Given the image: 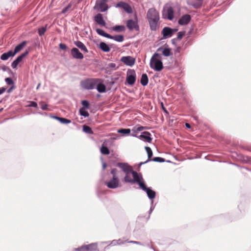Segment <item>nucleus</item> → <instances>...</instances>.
Returning a JSON list of instances; mask_svg holds the SVG:
<instances>
[{
    "label": "nucleus",
    "instance_id": "9b49d317",
    "mask_svg": "<svg viewBox=\"0 0 251 251\" xmlns=\"http://www.w3.org/2000/svg\"><path fill=\"white\" fill-rule=\"evenodd\" d=\"M177 29H172L168 27H165L162 31V34L164 38L171 37L173 34L177 31Z\"/></svg>",
    "mask_w": 251,
    "mask_h": 251
},
{
    "label": "nucleus",
    "instance_id": "1a4fd4ad",
    "mask_svg": "<svg viewBox=\"0 0 251 251\" xmlns=\"http://www.w3.org/2000/svg\"><path fill=\"white\" fill-rule=\"evenodd\" d=\"M140 187L147 193L148 197L151 199H153L155 197V192L151 189L150 188L147 187L143 180L141 183H140Z\"/></svg>",
    "mask_w": 251,
    "mask_h": 251
},
{
    "label": "nucleus",
    "instance_id": "2f4dec72",
    "mask_svg": "<svg viewBox=\"0 0 251 251\" xmlns=\"http://www.w3.org/2000/svg\"><path fill=\"white\" fill-rule=\"evenodd\" d=\"M100 152L102 154L105 155H108L109 154L110 151L108 148L102 145L100 148Z\"/></svg>",
    "mask_w": 251,
    "mask_h": 251
},
{
    "label": "nucleus",
    "instance_id": "f704fd0d",
    "mask_svg": "<svg viewBox=\"0 0 251 251\" xmlns=\"http://www.w3.org/2000/svg\"><path fill=\"white\" fill-rule=\"evenodd\" d=\"M79 113L81 116H83L84 117H88L89 116V114L88 111L85 110V109L83 107L79 109Z\"/></svg>",
    "mask_w": 251,
    "mask_h": 251
},
{
    "label": "nucleus",
    "instance_id": "a211bd4d",
    "mask_svg": "<svg viewBox=\"0 0 251 251\" xmlns=\"http://www.w3.org/2000/svg\"><path fill=\"white\" fill-rule=\"evenodd\" d=\"M191 17L189 14L183 15L178 20V24L180 25H186L190 21Z\"/></svg>",
    "mask_w": 251,
    "mask_h": 251
},
{
    "label": "nucleus",
    "instance_id": "aec40b11",
    "mask_svg": "<svg viewBox=\"0 0 251 251\" xmlns=\"http://www.w3.org/2000/svg\"><path fill=\"white\" fill-rule=\"evenodd\" d=\"M148 127L147 126H135L133 127L132 129V134L131 135L133 136H136L137 134L140 131H142L145 129H147Z\"/></svg>",
    "mask_w": 251,
    "mask_h": 251
},
{
    "label": "nucleus",
    "instance_id": "c756f323",
    "mask_svg": "<svg viewBox=\"0 0 251 251\" xmlns=\"http://www.w3.org/2000/svg\"><path fill=\"white\" fill-rule=\"evenodd\" d=\"M109 39H113L117 42H121L123 41L124 39V37L122 35H115V36H111V38H109Z\"/></svg>",
    "mask_w": 251,
    "mask_h": 251
},
{
    "label": "nucleus",
    "instance_id": "f3484780",
    "mask_svg": "<svg viewBox=\"0 0 251 251\" xmlns=\"http://www.w3.org/2000/svg\"><path fill=\"white\" fill-rule=\"evenodd\" d=\"M71 54L73 57L76 59H82L84 56L82 53H81L79 50L76 48H73L71 50Z\"/></svg>",
    "mask_w": 251,
    "mask_h": 251
},
{
    "label": "nucleus",
    "instance_id": "dca6fc26",
    "mask_svg": "<svg viewBox=\"0 0 251 251\" xmlns=\"http://www.w3.org/2000/svg\"><path fill=\"white\" fill-rule=\"evenodd\" d=\"M94 21L101 26H105L106 22L103 20L102 15L99 13L94 17Z\"/></svg>",
    "mask_w": 251,
    "mask_h": 251
},
{
    "label": "nucleus",
    "instance_id": "ddd939ff",
    "mask_svg": "<svg viewBox=\"0 0 251 251\" xmlns=\"http://www.w3.org/2000/svg\"><path fill=\"white\" fill-rule=\"evenodd\" d=\"M121 61L126 65L129 66H133L135 62V58L130 56H123L121 58Z\"/></svg>",
    "mask_w": 251,
    "mask_h": 251
},
{
    "label": "nucleus",
    "instance_id": "79ce46f5",
    "mask_svg": "<svg viewBox=\"0 0 251 251\" xmlns=\"http://www.w3.org/2000/svg\"><path fill=\"white\" fill-rule=\"evenodd\" d=\"M5 81L8 85H12L13 84V81L10 77L6 78Z\"/></svg>",
    "mask_w": 251,
    "mask_h": 251
},
{
    "label": "nucleus",
    "instance_id": "7c9ffc66",
    "mask_svg": "<svg viewBox=\"0 0 251 251\" xmlns=\"http://www.w3.org/2000/svg\"><path fill=\"white\" fill-rule=\"evenodd\" d=\"M113 30L117 32L125 31L126 28L124 25H116L113 27Z\"/></svg>",
    "mask_w": 251,
    "mask_h": 251
},
{
    "label": "nucleus",
    "instance_id": "3c124183",
    "mask_svg": "<svg viewBox=\"0 0 251 251\" xmlns=\"http://www.w3.org/2000/svg\"><path fill=\"white\" fill-rule=\"evenodd\" d=\"M185 125L187 127L190 128V125L189 124L186 123Z\"/></svg>",
    "mask_w": 251,
    "mask_h": 251
},
{
    "label": "nucleus",
    "instance_id": "cd10ccee",
    "mask_svg": "<svg viewBox=\"0 0 251 251\" xmlns=\"http://www.w3.org/2000/svg\"><path fill=\"white\" fill-rule=\"evenodd\" d=\"M97 89L100 93H103L106 91V87L102 83H98L97 84Z\"/></svg>",
    "mask_w": 251,
    "mask_h": 251
},
{
    "label": "nucleus",
    "instance_id": "2eb2a0df",
    "mask_svg": "<svg viewBox=\"0 0 251 251\" xmlns=\"http://www.w3.org/2000/svg\"><path fill=\"white\" fill-rule=\"evenodd\" d=\"M28 54V51H26L24 53L19 56L11 64V67L15 69L16 68L19 63L21 62L23 58Z\"/></svg>",
    "mask_w": 251,
    "mask_h": 251
},
{
    "label": "nucleus",
    "instance_id": "5701e85b",
    "mask_svg": "<svg viewBox=\"0 0 251 251\" xmlns=\"http://www.w3.org/2000/svg\"><path fill=\"white\" fill-rule=\"evenodd\" d=\"M27 44V42L25 41L22 42L21 44H19L18 46H17L14 50V51H13L15 54H16L17 53L21 51L24 47L25 46V45Z\"/></svg>",
    "mask_w": 251,
    "mask_h": 251
},
{
    "label": "nucleus",
    "instance_id": "393cba45",
    "mask_svg": "<svg viewBox=\"0 0 251 251\" xmlns=\"http://www.w3.org/2000/svg\"><path fill=\"white\" fill-rule=\"evenodd\" d=\"M53 118L58 120L62 124H67L71 123V120L67 119L64 118L59 117L58 116H53Z\"/></svg>",
    "mask_w": 251,
    "mask_h": 251
},
{
    "label": "nucleus",
    "instance_id": "b1692460",
    "mask_svg": "<svg viewBox=\"0 0 251 251\" xmlns=\"http://www.w3.org/2000/svg\"><path fill=\"white\" fill-rule=\"evenodd\" d=\"M126 242H128V241H124L122 239H119L118 240H113L112 242V244H113L114 245H122ZM129 243H134V244H139V242H138L137 241H129Z\"/></svg>",
    "mask_w": 251,
    "mask_h": 251
},
{
    "label": "nucleus",
    "instance_id": "bb28decb",
    "mask_svg": "<svg viewBox=\"0 0 251 251\" xmlns=\"http://www.w3.org/2000/svg\"><path fill=\"white\" fill-rule=\"evenodd\" d=\"M149 82V79L148 75L146 74H144L142 75L141 78V84L145 86H146Z\"/></svg>",
    "mask_w": 251,
    "mask_h": 251
},
{
    "label": "nucleus",
    "instance_id": "20e7f679",
    "mask_svg": "<svg viewBox=\"0 0 251 251\" xmlns=\"http://www.w3.org/2000/svg\"><path fill=\"white\" fill-rule=\"evenodd\" d=\"M111 174L113 175L112 178L109 181L106 182L105 184L111 189H115L119 186V180L117 176V170L115 168L111 170Z\"/></svg>",
    "mask_w": 251,
    "mask_h": 251
},
{
    "label": "nucleus",
    "instance_id": "412c9836",
    "mask_svg": "<svg viewBox=\"0 0 251 251\" xmlns=\"http://www.w3.org/2000/svg\"><path fill=\"white\" fill-rule=\"evenodd\" d=\"M15 54L12 50H9L7 52L2 54L0 56V59L2 60H6L10 57L14 56Z\"/></svg>",
    "mask_w": 251,
    "mask_h": 251
},
{
    "label": "nucleus",
    "instance_id": "4c0bfd02",
    "mask_svg": "<svg viewBox=\"0 0 251 251\" xmlns=\"http://www.w3.org/2000/svg\"><path fill=\"white\" fill-rule=\"evenodd\" d=\"M162 54L165 56H169L171 54V50L169 48L164 49Z\"/></svg>",
    "mask_w": 251,
    "mask_h": 251
},
{
    "label": "nucleus",
    "instance_id": "37998d69",
    "mask_svg": "<svg viewBox=\"0 0 251 251\" xmlns=\"http://www.w3.org/2000/svg\"><path fill=\"white\" fill-rule=\"evenodd\" d=\"M185 32L184 31H180L177 34V39L180 40L182 39V37L184 35Z\"/></svg>",
    "mask_w": 251,
    "mask_h": 251
},
{
    "label": "nucleus",
    "instance_id": "a18cd8bd",
    "mask_svg": "<svg viewBox=\"0 0 251 251\" xmlns=\"http://www.w3.org/2000/svg\"><path fill=\"white\" fill-rule=\"evenodd\" d=\"M59 48L62 50H65L67 49V46L65 44L63 43H60L59 45Z\"/></svg>",
    "mask_w": 251,
    "mask_h": 251
},
{
    "label": "nucleus",
    "instance_id": "39448f33",
    "mask_svg": "<svg viewBox=\"0 0 251 251\" xmlns=\"http://www.w3.org/2000/svg\"><path fill=\"white\" fill-rule=\"evenodd\" d=\"M100 79L98 78L87 79L81 82V86L87 90L93 89L96 88L98 83L100 82Z\"/></svg>",
    "mask_w": 251,
    "mask_h": 251
},
{
    "label": "nucleus",
    "instance_id": "603ef678",
    "mask_svg": "<svg viewBox=\"0 0 251 251\" xmlns=\"http://www.w3.org/2000/svg\"><path fill=\"white\" fill-rule=\"evenodd\" d=\"M106 166V164L105 163H103V168L104 169L105 168Z\"/></svg>",
    "mask_w": 251,
    "mask_h": 251
},
{
    "label": "nucleus",
    "instance_id": "09e8293b",
    "mask_svg": "<svg viewBox=\"0 0 251 251\" xmlns=\"http://www.w3.org/2000/svg\"><path fill=\"white\" fill-rule=\"evenodd\" d=\"M161 107H162V109L163 110V111H164L165 113H168L167 110H166V109L165 108V107H164V104H163V102H161Z\"/></svg>",
    "mask_w": 251,
    "mask_h": 251
},
{
    "label": "nucleus",
    "instance_id": "f257e3e1",
    "mask_svg": "<svg viewBox=\"0 0 251 251\" xmlns=\"http://www.w3.org/2000/svg\"><path fill=\"white\" fill-rule=\"evenodd\" d=\"M117 166L120 168L126 174L124 178L125 182L131 184L137 183L139 185L143 180L142 175L137 172L133 171L131 166L126 163H118Z\"/></svg>",
    "mask_w": 251,
    "mask_h": 251
},
{
    "label": "nucleus",
    "instance_id": "f03ea898",
    "mask_svg": "<svg viewBox=\"0 0 251 251\" xmlns=\"http://www.w3.org/2000/svg\"><path fill=\"white\" fill-rule=\"evenodd\" d=\"M147 18L148 20L151 29V30H156L158 27V22L159 20V12L154 8H151L148 11Z\"/></svg>",
    "mask_w": 251,
    "mask_h": 251
},
{
    "label": "nucleus",
    "instance_id": "8fccbe9b",
    "mask_svg": "<svg viewBox=\"0 0 251 251\" xmlns=\"http://www.w3.org/2000/svg\"><path fill=\"white\" fill-rule=\"evenodd\" d=\"M5 90H6V88H4V87H2L1 89H0V95L3 93L5 91Z\"/></svg>",
    "mask_w": 251,
    "mask_h": 251
},
{
    "label": "nucleus",
    "instance_id": "473e14b6",
    "mask_svg": "<svg viewBox=\"0 0 251 251\" xmlns=\"http://www.w3.org/2000/svg\"><path fill=\"white\" fill-rule=\"evenodd\" d=\"M145 149L147 151V152L148 153V160L146 162H147L148 160H151V158L152 156V151L150 147H146Z\"/></svg>",
    "mask_w": 251,
    "mask_h": 251
},
{
    "label": "nucleus",
    "instance_id": "e433bc0d",
    "mask_svg": "<svg viewBox=\"0 0 251 251\" xmlns=\"http://www.w3.org/2000/svg\"><path fill=\"white\" fill-rule=\"evenodd\" d=\"M131 130L129 128H121L118 130V132L124 134H128L130 133Z\"/></svg>",
    "mask_w": 251,
    "mask_h": 251
},
{
    "label": "nucleus",
    "instance_id": "49530a36",
    "mask_svg": "<svg viewBox=\"0 0 251 251\" xmlns=\"http://www.w3.org/2000/svg\"><path fill=\"white\" fill-rule=\"evenodd\" d=\"M29 106L37 107V103L34 101H30V104L29 105Z\"/></svg>",
    "mask_w": 251,
    "mask_h": 251
},
{
    "label": "nucleus",
    "instance_id": "58836bf2",
    "mask_svg": "<svg viewBox=\"0 0 251 251\" xmlns=\"http://www.w3.org/2000/svg\"><path fill=\"white\" fill-rule=\"evenodd\" d=\"M46 26H47L45 27H42L38 29V34L40 36H42L44 35L47 30Z\"/></svg>",
    "mask_w": 251,
    "mask_h": 251
},
{
    "label": "nucleus",
    "instance_id": "c9c22d12",
    "mask_svg": "<svg viewBox=\"0 0 251 251\" xmlns=\"http://www.w3.org/2000/svg\"><path fill=\"white\" fill-rule=\"evenodd\" d=\"M116 64L114 63H109L108 65V66L106 67V70L107 71H113L116 69Z\"/></svg>",
    "mask_w": 251,
    "mask_h": 251
},
{
    "label": "nucleus",
    "instance_id": "4be33fe9",
    "mask_svg": "<svg viewBox=\"0 0 251 251\" xmlns=\"http://www.w3.org/2000/svg\"><path fill=\"white\" fill-rule=\"evenodd\" d=\"M75 45L77 46L78 48H79L81 50L83 51L84 52H88V50L85 46V45L79 41H75L74 42Z\"/></svg>",
    "mask_w": 251,
    "mask_h": 251
},
{
    "label": "nucleus",
    "instance_id": "c85d7f7f",
    "mask_svg": "<svg viewBox=\"0 0 251 251\" xmlns=\"http://www.w3.org/2000/svg\"><path fill=\"white\" fill-rule=\"evenodd\" d=\"M96 32H97L98 34L101 36H102L109 39V38H111V35L110 34L105 32L103 30L101 29L97 28L96 29Z\"/></svg>",
    "mask_w": 251,
    "mask_h": 251
},
{
    "label": "nucleus",
    "instance_id": "4468645a",
    "mask_svg": "<svg viewBox=\"0 0 251 251\" xmlns=\"http://www.w3.org/2000/svg\"><path fill=\"white\" fill-rule=\"evenodd\" d=\"M116 6L123 9L128 14H131L133 12L131 7L128 3L123 1L118 3Z\"/></svg>",
    "mask_w": 251,
    "mask_h": 251
},
{
    "label": "nucleus",
    "instance_id": "6ab92c4d",
    "mask_svg": "<svg viewBox=\"0 0 251 251\" xmlns=\"http://www.w3.org/2000/svg\"><path fill=\"white\" fill-rule=\"evenodd\" d=\"M151 134L149 132L144 131L140 135L139 138L144 139L145 141L151 143L152 141V138L151 137Z\"/></svg>",
    "mask_w": 251,
    "mask_h": 251
},
{
    "label": "nucleus",
    "instance_id": "5fc2aeb1",
    "mask_svg": "<svg viewBox=\"0 0 251 251\" xmlns=\"http://www.w3.org/2000/svg\"><path fill=\"white\" fill-rule=\"evenodd\" d=\"M40 85V84H39L38 86H37V89H38V88L39 87Z\"/></svg>",
    "mask_w": 251,
    "mask_h": 251
},
{
    "label": "nucleus",
    "instance_id": "9d476101",
    "mask_svg": "<svg viewBox=\"0 0 251 251\" xmlns=\"http://www.w3.org/2000/svg\"><path fill=\"white\" fill-rule=\"evenodd\" d=\"M136 81V74L134 70L128 71L127 73L126 81L130 85L134 84Z\"/></svg>",
    "mask_w": 251,
    "mask_h": 251
},
{
    "label": "nucleus",
    "instance_id": "ea45409f",
    "mask_svg": "<svg viewBox=\"0 0 251 251\" xmlns=\"http://www.w3.org/2000/svg\"><path fill=\"white\" fill-rule=\"evenodd\" d=\"M151 160H152L155 162H163L164 161V159L159 157H154Z\"/></svg>",
    "mask_w": 251,
    "mask_h": 251
},
{
    "label": "nucleus",
    "instance_id": "864d4df0",
    "mask_svg": "<svg viewBox=\"0 0 251 251\" xmlns=\"http://www.w3.org/2000/svg\"><path fill=\"white\" fill-rule=\"evenodd\" d=\"M13 87L10 88L8 91L7 92L9 93L11 92V90L12 89Z\"/></svg>",
    "mask_w": 251,
    "mask_h": 251
},
{
    "label": "nucleus",
    "instance_id": "de8ad7c7",
    "mask_svg": "<svg viewBox=\"0 0 251 251\" xmlns=\"http://www.w3.org/2000/svg\"><path fill=\"white\" fill-rule=\"evenodd\" d=\"M47 107H48V105L46 104L42 103V104H41L42 109H43L44 110H47L48 109Z\"/></svg>",
    "mask_w": 251,
    "mask_h": 251
},
{
    "label": "nucleus",
    "instance_id": "6e6552de",
    "mask_svg": "<svg viewBox=\"0 0 251 251\" xmlns=\"http://www.w3.org/2000/svg\"><path fill=\"white\" fill-rule=\"evenodd\" d=\"M97 250V244L93 243L88 245H84L79 248H75L74 251H96Z\"/></svg>",
    "mask_w": 251,
    "mask_h": 251
},
{
    "label": "nucleus",
    "instance_id": "f8f14e48",
    "mask_svg": "<svg viewBox=\"0 0 251 251\" xmlns=\"http://www.w3.org/2000/svg\"><path fill=\"white\" fill-rule=\"evenodd\" d=\"M126 26L129 30H135L138 31L139 29L137 22L133 20H128L126 21Z\"/></svg>",
    "mask_w": 251,
    "mask_h": 251
},
{
    "label": "nucleus",
    "instance_id": "c03bdc74",
    "mask_svg": "<svg viewBox=\"0 0 251 251\" xmlns=\"http://www.w3.org/2000/svg\"><path fill=\"white\" fill-rule=\"evenodd\" d=\"M82 105L85 108H88L89 103V102L87 100H84L81 102Z\"/></svg>",
    "mask_w": 251,
    "mask_h": 251
},
{
    "label": "nucleus",
    "instance_id": "a878e982",
    "mask_svg": "<svg viewBox=\"0 0 251 251\" xmlns=\"http://www.w3.org/2000/svg\"><path fill=\"white\" fill-rule=\"evenodd\" d=\"M99 47L104 52H109L110 50V48L104 42L100 43Z\"/></svg>",
    "mask_w": 251,
    "mask_h": 251
},
{
    "label": "nucleus",
    "instance_id": "72a5a7b5",
    "mask_svg": "<svg viewBox=\"0 0 251 251\" xmlns=\"http://www.w3.org/2000/svg\"><path fill=\"white\" fill-rule=\"evenodd\" d=\"M83 131H84L85 132H86L87 133H89V134H93V132L90 126H86V125H84L83 126Z\"/></svg>",
    "mask_w": 251,
    "mask_h": 251
},
{
    "label": "nucleus",
    "instance_id": "0eeeda50",
    "mask_svg": "<svg viewBox=\"0 0 251 251\" xmlns=\"http://www.w3.org/2000/svg\"><path fill=\"white\" fill-rule=\"evenodd\" d=\"M174 11L171 6H166L164 8L162 12V17L172 20L174 18Z\"/></svg>",
    "mask_w": 251,
    "mask_h": 251
},
{
    "label": "nucleus",
    "instance_id": "a19ab883",
    "mask_svg": "<svg viewBox=\"0 0 251 251\" xmlns=\"http://www.w3.org/2000/svg\"><path fill=\"white\" fill-rule=\"evenodd\" d=\"M72 4H69L67 6H66L65 8H63V9L62 11V13L65 14L66 13L71 7Z\"/></svg>",
    "mask_w": 251,
    "mask_h": 251
},
{
    "label": "nucleus",
    "instance_id": "423d86ee",
    "mask_svg": "<svg viewBox=\"0 0 251 251\" xmlns=\"http://www.w3.org/2000/svg\"><path fill=\"white\" fill-rule=\"evenodd\" d=\"M108 0H97L94 9L97 11L103 12L108 9V4L106 3Z\"/></svg>",
    "mask_w": 251,
    "mask_h": 251
},
{
    "label": "nucleus",
    "instance_id": "7ed1b4c3",
    "mask_svg": "<svg viewBox=\"0 0 251 251\" xmlns=\"http://www.w3.org/2000/svg\"><path fill=\"white\" fill-rule=\"evenodd\" d=\"M150 67L154 71L160 72L163 69L161 57L158 53H155L151 57L150 63Z\"/></svg>",
    "mask_w": 251,
    "mask_h": 251
}]
</instances>
